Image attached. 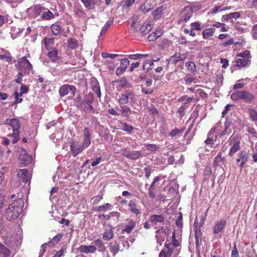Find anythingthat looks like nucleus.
I'll return each instance as SVG.
<instances>
[{
	"label": "nucleus",
	"instance_id": "f257e3e1",
	"mask_svg": "<svg viewBox=\"0 0 257 257\" xmlns=\"http://www.w3.org/2000/svg\"><path fill=\"white\" fill-rule=\"evenodd\" d=\"M24 202L21 198H19L11 204L5 211V215L8 220L17 218L22 212Z\"/></svg>",
	"mask_w": 257,
	"mask_h": 257
},
{
	"label": "nucleus",
	"instance_id": "f03ea898",
	"mask_svg": "<svg viewBox=\"0 0 257 257\" xmlns=\"http://www.w3.org/2000/svg\"><path fill=\"white\" fill-rule=\"evenodd\" d=\"M5 123L10 125L13 131L8 136L12 140L13 144L16 143L19 140L20 132L19 129L21 126L20 121L17 118H7L5 121Z\"/></svg>",
	"mask_w": 257,
	"mask_h": 257
},
{
	"label": "nucleus",
	"instance_id": "7ed1b4c3",
	"mask_svg": "<svg viewBox=\"0 0 257 257\" xmlns=\"http://www.w3.org/2000/svg\"><path fill=\"white\" fill-rule=\"evenodd\" d=\"M231 99L234 101L242 100L244 102L250 103L253 102L254 96L246 90H239L233 92L230 96Z\"/></svg>",
	"mask_w": 257,
	"mask_h": 257
},
{
	"label": "nucleus",
	"instance_id": "20e7f679",
	"mask_svg": "<svg viewBox=\"0 0 257 257\" xmlns=\"http://www.w3.org/2000/svg\"><path fill=\"white\" fill-rule=\"evenodd\" d=\"M135 93L132 89H127L120 94L118 99L119 105L134 104L136 101Z\"/></svg>",
	"mask_w": 257,
	"mask_h": 257
},
{
	"label": "nucleus",
	"instance_id": "39448f33",
	"mask_svg": "<svg viewBox=\"0 0 257 257\" xmlns=\"http://www.w3.org/2000/svg\"><path fill=\"white\" fill-rule=\"evenodd\" d=\"M228 143L229 146H231L229 152V155L231 157L240 149V137L237 135H233L228 139Z\"/></svg>",
	"mask_w": 257,
	"mask_h": 257
},
{
	"label": "nucleus",
	"instance_id": "423d86ee",
	"mask_svg": "<svg viewBox=\"0 0 257 257\" xmlns=\"http://www.w3.org/2000/svg\"><path fill=\"white\" fill-rule=\"evenodd\" d=\"M27 57H29L30 55L28 54L27 56L22 57L18 61L19 72L26 75L29 74L33 68L32 65L27 59Z\"/></svg>",
	"mask_w": 257,
	"mask_h": 257
},
{
	"label": "nucleus",
	"instance_id": "0eeeda50",
	"mask_svg": "<svg viewBox=\"0 0 257 257\" xmlns=\"http://www.w3.org/2000/svg\"><path fill=\"white\" fill-rule=\"evenodd\" d=\"M94 100L93 93H89L86 95L81 102V104L83 106L84 109L88 112L90 114H94L95 110L92 103Z\"/></svg>",
	"mask_w": 257,
	"mask_h": 257
},
{
	"label": "nucleus",
	"instance_id": "6e6552de",
	"mask_svg": "<svg viewBox=\"0 0 257 257\" xmlns=\"http://www.w3.org/2000/svg\"><path fill=\"white\" fill-rule=\"evenodd\" d=\"M181 17L178 20V24L180 25H184L188 22L192 16V9L189 7H186L181 12Z\"/></svg>",
	"mask_w": 257,
	"mask_h": 257
},
{
	"label": "nucleus",
	"instance_id": "1a4fd4ad",
	"mask_svg": "<svg viewBox=\"0 0 257 257\" xmlns=\"http://www.w3.org/2000/svg\"><path fill=\"white\" fill-rule=\"evenodd\" d=\"M76 87L74 85L66 84L62 85L59 88V92L60 96L62 97L68 94L70 92H72L73 96H74L76 94Z\"/></svg>",
	"mask_w": 257,
	"mask_h": 257
},
{
	"label": "nucleus",
	"instance_id": "9d476101",
	"mask_svg": "<svg viewBox=\"0 0 257 257\" xmlns=\"http://www.w3.org/2000/svg\"><path fill=\"white\" fill-rule=\"evenodd\" d=\"M155 233V237L157 240V242L158 244L161 245L162 243L165 241L166 236L169 234L168 231L166 230L164 227H162L157 229Z\"/></svg>",
	"mask_w": 257,
	"mask_h": 257
},
{
	"label": "nucleus",
	"instance_id": "9b49d317",
	"mask_svg": "<svg viewBox=\"0 0 257 257\" xmlns=\"http://www.w3.org/2000/svg\"><path fill=\"white\" fill-rule=\"evenodd\" d=\"M226 221L223 219H220L216 221L213 227V232L214 234H217L220 232L224 231Z\"/></svg>",
	"mask_w": 257,
	"mask_h": 257
},
{
	"label": "nucleus",
	"instance_id": "f8f14e48",
	"mask_svg": "<svg viewBox=\"0 0 257 257\" xmlns=\"http://www.w3.org/2000/svg\"><path fill=\"white\" fill-rule=\"evenodd\" d=\"M187 57V54L185 53H175L173 55L171 56L169 59V62L176 64L177 62L185 60Z\"/></svg>",
	"mask_w": 257,
	"mask_h": 257
},
{
	"label": "nucleus",
	"instance_id": "ddd939ff",
	"mask_svg": "<svg viewBox=\"0 0 257 257\" xmlns=\"http://www.w3.org/2000/svg\"><path fill=\"white\" fill-rule=\"evenodd\" d=\"M234 128L233 124L230 119H226L224 123V130L220 134V137H223L226 135H229L232 132V130Z\"/></svg>",
	"mask_w": 257,
	"mask_h": 257
},
{
	"label": "nucleus",
	"instance_id": "4468645a",
	"mask_svg": "<svg viewBox=\"0 0 257 257\" xmlns=\"http://www.w3.org/2000/svg\"><path fill=\"white\" fill-rule=\"evenodd\" d=\"M82 141L83 147L87 148L90 146L91 144L90 133L89 128L87 127H85L83 131Z\"/></svg>",
	"mask_w": 257,
	"mask_h": 257
},
{
	"label": "nucleus",
	"instance_id": "2eb2a0df",
	"mask_svg": "<svg viewBox=\"0 0 257 257\" xmlns=\"http://www.w3.org/2000/svg\"><path fill=\"white\" fill-rule=\"evenodd\" d=\"M121 154L126 158L132 160L137 159L141 156L140 152L137 151L130 152L126 148L122 150Z\"/></svg>",
	"mask_w": 257,
	"mask_h": 257
},
{
	"label": "nucleus",
	"instance_id": "dca6fc26",
	"mask_svg": "<svg viewBox=\"0 0 257 257\" xmlns=\"http://www.w3.org/2000/svg\"><path fill=\"white\" fill-rule=\"evenodd\" d=\"M19 160L21 164L27 165L31 163L32 161V158L26 153V151L25 150H23L19 155Z\"/></svg>",
	"mask_w": 257,
	"mask_h": 257
},
{
	"label": "nucleus",
	"instance_id": "f3484780",
	"mask_svg": "<svg viewBox=\"0 0 257 257\" xmlns=\"http://www.w3.org/2000/svg\"><path fill=\"white\" fill-rule=\"evenodd\" d=\"M18 176L20 183H27L29 181V174L26 169H20L18 171Z\"/></svg>",
	"mask_w": 257,
	"mask_h": 257
},
{
	"label": "nucleus",
	"instance_id": "a211bd4d",
	"mask_svg": "<svg viewBox=\"0 0 257 257\" xmlns=\"http://www.w3.org/2000/svg\"><path fill=\"white\" fill-rule=\"evenodd\" d=\"M85 147H83V145H79L77 143H73L70 145V150L72 151V155L74 157H76L79 154Z\"/></svg>",
	"mask_w": 257,
	"mask_h": 257
},
{
	"label": "nucleus",
	"instance_id": "6ab92c4d",
	"mask_svg": "<svg viewBox=\"0 0 257 257\" xmlns=\"http://www.w3.org/2000/svg\"><path fill=\"white\" fill-rule=\"evenodd\" d=\"M46 10L47 9L44 7H42L39 5H37L34 7H31L28 9V11H31L34 17L36 18L39 16L41 13H43V11Z\"/></svg>",
	"mask_w": 257,
	"mask_h": 257
},
{
	"label": "nucleus",
	"instance_id": "aec40b11",
	"mask_svg": "<svg viewBox=\"0 0 257 257\" xmlns=\"http://www.w3.org/2000/svg\"><path fill=\"white\" fill-rule=\"evenodd\" d=\"M150 221L153 224L156 225L157 223H163L165 221V217L163 214H152L150 217Z\"/></svg>",
	"mask_w": 257,
	"mask_h": 257
},
{
	"label": "nucleus",
	"instance_id": "412c9836",
	"mask_svg": "<svg viewBox=\"0 0 257 257\" xmlns=\"http://www.w3.org/2000/svg\"><path fill=\"white\" fill-rule=\"evenodd\" d=\"M81 252L84 253H94L96 250V247L94 245H81L78 248Z\"/></svg>",
	"mask_w": 257,
	"mask_h": 257
},
{
	"label": "nucleus",
	"instance_id": "4be33fe9",
	"mask_svg": "<svg viewBox=\"0 0 257 257\" xmlns=\"http://www.w3.org/2000/svg\"><path fill=\"white\" fill-rule=\"evenodd\" d=\"M50 28L53 34L56 36L61 34L63 31L62 26L58 23H55L52 24Z\"/></svg>",
	"mask_w": 257,
	"mask_h": 257
},
{
	"label": "nucleus",
	"instance_id": "5701e85b",
	"mask_svg": "<svg viewBox=\"0 0 257 257\" xmlns=\"http://www.w3.org/2000/svg\"><path fill=\"white\" fill-rule=\"evenodd\" d=\"M136 225V222L135 221L130 220L124 226V228L122 230V232L130 233L135 228Z\"/></svg>",
	"mask_w": 257,
	"mask_h": 257
},
{
	"label": "nucleus",
	"instance_id": "b1692460",
	"mask_svg": "<svg viewBox=\"0 0 257 257\" xmlns=\"http://www.w3.org/2000/svg\"><path fill=\"white\" fill-rule=\"evenodd\" d=\"M58 52L56 49H53L52 51L49 52L47 56L50 59L52 62L56 63L60 60V57L58 55Z\"/></svg>",
	"mask_w": 257,
	"mask_h": 257
},
{
	"label": "nucleus",
	"instance_id": "393cba45",
	"mask_svg": "<svg viewBox=\"0 0 257 257\" xmlns=\"http://www.w3.org/2000/svg\"><path fill=\"white\" fill-rule=\"evenodd\" d=\"M119 107L121 115L125 117H128L132 112L131 108L126 105H119Z\"/></svg>",
	"mask_w": 257,
	"mask_h": 257
},
{
	"label": "nucleus",
	"instance_id": "a878e982",
	"mask_svg": "<svg viewBox=\"0 0 257 257\" xmlns=\"http://www.w3.org/2000/svg\"><path fill=\"white\" fill-rule=\"evenodd\" d=\"M112 205L108 203H105L102 205H100L93 208V210L98 212H103L107 210H111Z\"/></svg>",
	"mask_w": 257,
	"mask_h": 257
},
{
	"label": "nucleus",
	"instance_id": "bb28decb",
	"mask_svg": "<svg viewBox=\"0 0 257 257\" xmlns=\"http://www.w3.org/2000/svg\"><path fill=\"white\" fill-rule=\"evenodd\" d=\"M250 63V61L248 59L238 58L236 60L235 66L238 67H243L248 66Z\"/></svg>",
	"mask_w": 257,
	"mask_h": 257
},
{
	"label": "nucleus",
	"instance_id": "cd10ccee",
	"mask_svg": "<svg viewBox=\"0 0 257 257\" xmlns=\"http://www.w3.org/2000/svg\"><path fill=\"white\" fill-rule=\"evenodd\" d=\"M41 18L43 20L48 21L54 19L55 14L50 10H47L46 12L44 11Z\"/></svg>",
	"mask_w": 257,
	"mask_h": 257
},
{
	"label": "nucleus",
	"instance_id": "c85d7f7f",
	"mask_svg": "<svg viewBox=\"0 0 257 257\" xmlns=\"http://www.w3.org/2000/svg\"><path fill=\"white\" fill-rule=\"evenodd\" d=\"M215 31V28H207L203 31L202 36L204 39H208L213 36Z\"/></svg>",
	"mask_w": 257,
	"mask_h": 257
},
{
	"label": "nucleus",
	"instance_id": "c756f323",
	"mask_svg": "<svg viewBox=\"0 0 257 257\" xmlns=\"http://www.w3.org/2000/svg\"><path fill=\"white\" fill-rule=\"evenodd\" d=\"M44 43L45 45L46 48L47 50L49 51L53 47L54 41H55V38H44Z\"/></svg>",
	"mask_w": 257,
	"mask_h": 257
},
{
	"label": "nucleus",
	"instance_id": "7c9ffc66",
	"mask_svg": "<svg viewBox=\"0 0 257 257\" xmlns=\"http://www.w3.org/2000/svg\"><path fill=\"white\" fill-rule=\"evenodd\" d=\"M10 254V250L5 245L0 243V255L4 257H7L9 256Z\"/></svg>",
	"mask_w": 257,
	"mask_h": 257
},
{
	"label": "nucleus",
	"instance_id": "2f4dec72",
	"mask_svg": "<svg viewBox=\"0 0 257 257\" xmlns=\"http://www.w3.org/2000/svg\"><path fill=\"white\" fill-rule=\"evenodd\" d=\"M248 112L250 120L255 123L257 122V111L255 109L249 108L248 109Z\"/></svg>",
	"mask_w": 257,
	"mask_h": 257
},
{
	"label": "nucleus",
	"instance_id": "473e14b6",
	"mask_svg": "<svg viewBox=\"0 0 257 257\" xmlns=\"http://www.w3.org/2000/svg\"><path fill=\"white\" fill-rule=\"evenodd\" d=\"M128 206L129 210L136 215H137L141 213L139 209L137 208L136 204L134 201L131 200L129 202Z\"/></svg>",
	"mask_w": 257,
	"mask_h": 257
},
{
	"label": "nucleus",
	"instance_id": "72a5a7b5",
	"mask_svg": "<svg viewBox=\"0 0 257 257\" xmlns=\"http://www.w3.org/2000/svg\"><path fill=\"white\" fill-rule=\"evenodd\" d=\"M84 7L89 10L94 9V3L93 0H80Z\"/></svg>",
	"mask_w": 257,
	"mask_h": 257
},
{
	"label": "nucleus",
	"instance_id": "f704fd0d",
	"mask_svg": "<svg viewBox=\"0 0 257 257\" xmlns=\"http://www.w3.org/2000/svg\"><path fill=\"white\" fill-rule=\"evenodd\" d=\"M152 29V25L150 24H144L140 27V32L143 34L145 35L150 32Z\"/></svg>",
	"mask_w": 257,
	"mask_h": 257
},
{
	"label": "nucleus",
	"instance_id": "c9c22d12",
	"mask_svg": "<svg viewBox=\"0 0 257 257\" xmlns=\"http://www.w3.org/2000/svg\"><path fill=\"white\" fill-rule=\"evenodd\" d=\"M113 237V233L112 229L109 228L108 229H105V231L103 234V239L105 240H109L112 239Z\"/></svg>",
	"mask_w": 257,
	"mask_h": 257
},
{
	"label": "nucleus",
	"instance_id": "e433bc0d",
	"mask_svg": "<svg viewBox=\"0 0 257 257\" xmlns=\"http://www.w3.org/2000/svg\"><path fill=\"white\" fill-rule=\"evenodd\" d=\"M220 124L217 123L215 125V126L213 128H212L211 130L209 131V132L208 134V138L205 140V143L206 144H211L213 142V139L209 137L216 130H217L218 127H219Z\"/></svg>",
	"mask_w": 257,
	"mask_h": 257
},
{
	"label": "nucleus",
	"instance_id": "4c0bfd02",
	"mask_svg": "<svg viewBox=\"0 0 257 257\" xmlns=\"http://www.w3.org/2000/svg\"><path fill=\"white\" fill-rule=\"evenodd\" d=\"M63 235L62 234L59 233L55 235L50 241L48 242L49 246H53L57 244L62 238Z\"/></svg>",
	"mask_w": 257,
	"mask_h": 257
},
{
	"label": "nucleus",
	"instance_id": "58836bf2",
	"mask_svg": "<svg viewBox=\"0 0 257 257\" xmlns=\"http://www.w3.org/2000/svg\"><path fill=\"white\" fill-rule=\"evenodd\" d=\"M165 247L167 249L166 252H168V254H170L171 255L172 253H174L175 255H177L179 253L178 249L176 248L175 249V247L174 246H170L169 243H165Z\"/></svg>",
	"mask_w": 257,
	"mask_h": 257
},
{
	"label": "nucleus",
	"instance_id": "ea45409f",
	"mask_svg": "<svg viewBox=\"0 0 257 257\" xmlns=\"http://www.w3.org/2000/svg\"><path fill=\"white\" fill-rule=\"evenodd\" d=\"M92 90L97 94V96L100 98L101 96L100 85L97 81H96L92 84Z\"/></svg>",
	"mask_w": 257,
	"mask_h": 257
},
{
	"label": "nucleus",
	"instance_id": "a19ab883",
	"mask_svg": "<svg viewBox=\"0 0 257 257\" xmlns=\"http://www.w3.org/2000/svg\"><path fill=\"white\" fill-rule=\"evenodd\" d=\"M109 247L110 251L113 253L114 256L116 254L119 250V245L116 242H114V243H110Z\"/></svg>",
	"mask_w": 257,
	"mask_h": 257
},
{
	"label": "nucleus",
	"instance_id": "79ce46f5",
	"mask_svg": "<svg viewBox=\"0 0 257 257\" xmlns=\"http://www.w3.org/2000/svg\"><path fill=\"white\" fill-rule=\"evenodd\" d=\"M113 18H110L106 23L102 30H101L100 35L101 36L103 35L107 30V29L111 26L113 24Z\"/></svg>",
	"mask_w": 257,
	"mask_h": 257
},
{
	"label": "nucleus",
	"instance_id": "37998d69",
	"mask_svg": "<svg viewBox=\"0 0 257 257\" xmlns=\"http://www.w3.org/2000/svg\"><path fill=\"white\" fill-rule=\"evenodd\" d=\"M162 9L160 7L153 12L152 15L154 19L159 20L162 17Z\"/></svg>",
	"mask_w": 257,
	"mask_h": 257
},
{
	"label": "nucleus",
	"instance_id": "c03bdc74",
	"mask_svg": "<svg viewBox=\"0 0 257 257\" xmlns=\"http://www.w3.org/2000/svg\"><path fill=\"white\" fill-rule=\"evenodd\" d=\"M68 46L71 49H74L78 46L77 41L72 38H69L67 40Z\"/></svg>",
	"mask_w": 257,
	"mask_h": 257
},
{
	"label": "nucleus",
	"instance_id": "a18cd8bd",
	"mask_svg": "<svg viewBox=\"0 0 257 257\" xmlns=\"http://www.w3.org/2000/svg\"><path fill=\"white\" fill-rule=\"evenodd\" d=\"M153 65V62H152L151 61L148 60L144 62V64L143 66V69L144 70H146V72H148L150 70L152 69V66Z\"/></svg>",
	"mask_w": 257,
	"mask_h": 257
},
{
	"label": "nucleus",
	"instance_id": "49530a36",
	"mask_svg": "<svg viewBox=\"0 0 257 257\" xmlns=\"http://www.w3.org/2000/svg\"><path fill=\"white\" fill-rule=\"evenodd\" d=\"M238 158L236 159V162H239L241 160H247L248 156L247 154L245 151H241L238 155Z\"/></svg>",
	"mask_w": 257,
	"mask_h": 257
},
{
	"label": "nucleus",
	"instance_id": "de8ad7c7",
	"mask_svg": "<svg viewBox=\"0 0 257 257\" xmlns=\"http://www.w3.org/2000/svg\"><path fill=\"white\" fill-rule=\"evenodd\" d=\"M170 246H174L176 248L180 246L179 241L176 239L175 231L173 232L172 235V243H169Z\"/></svg>",
	"mask_w": 257,
	"mask_h": 257
},
{
	"label": "nucleus",
	"instance_id": "09e8293b",
	"mask_svg": "<svg viewBox=\"0 0 257 257\" xmlns=\"http://www.w3.org/2000/svg\"><path fill=\"white\" fill-rule=\"evenodd\" d=\"M185 129V127H183L181 129H178L176 128H174L170 133V136H171L172 138H173L177 136L178 135L183 133Z\"/></svg>",
	"mask_w": 257,
	"mask_h": 257
},
{
	"label": "nucleus",
	"instance_id": "8fccbe9b",
	"mask_svg": "<svg viewBox=\"0 0 257 257\" xmlns=\"http://www.w3.org/2000/svg\"><path fill=\"white\" fill-rule=\"evenodd\" d=\"M185 66L187 69L191 72H194L196 71V66L194 62L192 61L187 62L185 63Z\"/></svg>",
	"mask_w": 257,
	"mask_h": 257
},
{
	"label": "nucleus",
	"instance_id": "3c124183",
	"mask_svg": "<svg viewBox=\"0 0 257 257\" xmlns=\"http://www.w3.org/2000/svg\"><path fill=\"white\" fill-rule=\"evenodd\" d=\"M149 56V54H133L128 55V58L131 59L136 60L138 59H141L142 58H146Z\"/></svg>",
	"mask_w": 257,
	"mask_h": 257
},
{
	"label": "nucleus",
	"instance_id": "603ef678",
	"mask_svg": "<svg viewBox=\"0 0 257 257\" xmlns=\"http://www.w3.org/2000/svg\"><path fill=\"white\" fill-rule=\"evenodd\" d=\"M225 162V159L224 157L221 156V153H219L216 157L215 158L214 163L216 164L222 163L224 164Z\"/></svg>",
	"mask_w": 257,
	"mask_h": 257
},
{
	"label": "nucleus",
	"instance_id": "864d4df0",
	"mask_svg": "<svg viewBox=\"0 0 257 257\" xmlns=\"http://www.w3.org/2000/svg\"><path fill=\"white\" fill-rule=\"evenodd\" d=\"M234 27L236 31L240 33H245L247 31V29L246 28H243L242 25L238 22L235 23Z\"/></svg>",
	"mask_w": 257,
	"mask_h": 257
},
{
	"label": "nucleus",
	"instance_id": "5fc2aeb1",
	"mask_svg": "<svg viewBox=\"0 0 257 257\" xmlns=\"http://www.w3.org/2000/svg\"><path fill=\"white\" fill-rule=\"evenodd\" d=\"M237 56L243 58H246L247 59L250 58L251 57L250 52L248 50H245V51H244L243 52H240V53H238L237 55Z\"/></svg>",
	"mask_w": 257,
	"mask_h": 257
},
{
	"label": "nucleus",
	"instance_id": "6e6d98bb",
	"mask_svg": "<svg viewBox=\"0 0 257 257\" xmlns=\"http://www.w3.org/2000/svg\"><path fill=\"white\" fill-rule=\"evenodd\" d=\"M145 146L147 150L150 152H155L159 149V147L156 145L153 144L146 145Z\"/></svg>",
	"mask_w": 257,
	"mask_h": 257
},
{
	"label": "nucleus",
	"instance_id": "4d7b16f0",
	"mask_svg": "<svg viewBox=\"0 0 257 257\" xmlns=\"http://www.w3.org/2000/svg\"><path fill=\"white\" fill-rule=\"evenodd\" d=\"M47 246H49L48 242L44 243L42 244L41 246L40 251H39V257H42L44 253L46 251V248Z\"/></svg>",
	"mask_w": 257,
	"mask_h": 257
},
{
	"label": "nucleus",
	"instance_id": "13d9d810",
	"mask_svg": "<svg viewBox=\"0 0 257 257\" xmlns=\"http://www.w3.org/2000/svg\"><path fill=\"white\" fill-rule=\"evenodd\" d=\"M230 9H231L230 7H226L225 8L221 9V8L220 6H219V7H215L213 8L212 9L211 13L212 14H216V13H217L218 12H221V11H223L230 10Z\"/></svg>",
	"mask_w": 257,
	"mask_h": 257
},
{
	"label": "nucleus",
	"instance_id": "bf43d9fd",
	"mask_svg": "<svg viewBox=\"0 0 257 257\" xmlns=\"http://www.w3.org/2000/svg\"><path fill=\"white\" fill-rule=\"evenodd\" d=\"M130 62L127 58H124L120 60V67L126 69L129 65Z\"/></svg>",
	"mask_w": 257,
	"mask_h": 257
},
{
	"label": "nucleus",
	"instance_id": "052dcab7",
	"mask_svg": "<svg viewBox=\"0 0 257 257\" xmlns=\"http://www.w3.org/2000/svg\"><path fill=\"white\" fill-rule=\"evenodd\" d=\"M101 56L103 58H114L119 56L118 54H110L108 53H102L101 54Z\"/></svg>",
	"mask_w": 257,
	"mask_h": 257
},
{
	"label": "nucleus",
	"instance_id": "680f3d73",
	"mask_svg": "<svg viewBox=\"0 0 257 257\" xmlns=\"http://www.w3.org/2000/svg\"><path fill=\"white\" fill-rule=\"evenodd\" d=\"M134 130V127L126 123H124L123 124V130L125 132L131 133Z\"/></svg>",
	"mask_w": 257,
	"mask_h": 257
},
{
	"label": "nucleus",
	"instance_id": "e2e57ef3",
	"mask_svg": "<svg viewBox=\"0 0 257 257\" xmlns=\"http://www.w3.org/2000/svg\"><path fill=\"white\" fill-rule=\"evenodd\" d=\"M246 131L249 134L251 135L252 137L257 138V132L254 128L247 127Z\"/></svg>",
	"mask_w": 257,
	"mask_h": 257
},
{
	"label": "nucleus",
	"instance_id": "0e129e2a",
	"mask_svg": "<svg viewBox=\"0 0 257 257\" xmlns=\"http://www.w3.org/2000/svg\"><path fill=\"white\" fill-rule=\"evenodd\" d=\"M253 248V245H251L250 246V248H247V249L249 250L248 252H246L247 255L248 257H254L255 256V253L254 252V250Z\"/></svg>",
	"mask_w": 257,
	"mask_h": 257
},
{
	"label": "nucleus",
	"instance_id": "69168bd1",
	"mask_svg": "<svg viewBox=\"0 0 257 257\" xmlns=\"http://www.w3.org/2000/svg\"><path fill=\"white\" fill-rule=\"evenodd\" d=\"M191 26L193 29L200 31L201 30V24L198 22H195L191 23Z\"/></svg>",
	"mask_w": 257,
	"mask_h": 257
},
{
	"label": "nucleus",
	"instance_id": "338daca9",
	"mask_svg": "<svg viewBox=\"0 0 257 257\" xmlns=\"http://www.w3.org/2000/svg\"><path fill=\"white\" fill-rule=\"evenodd\" d=\"M176 224L179 227H182L183 225V217L182 214L181 213L178 218L176 221Z\"/></svg>",
	"mask_w": 257,
	"mask_h": 257
},
{
	"label": "nucleus",
	"instance_id": "774afa93",
	"mask_svg": "<svg viewBox=\"0 0 257 257\" xmlns=\"http://www.w3.org/2000/svg\"><path fill=\"white\" fill-rule=\"evenodd\" d=\"M231 257H239L238 252L235 244H234L231 251Z\"/></svg>",
	"mask_w": 257,
	"mask_h": 257
}]
</instances>
